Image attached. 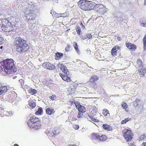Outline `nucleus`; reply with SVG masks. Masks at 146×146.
I'll return each mask as SVG.
<instances>
[{"label":"nucleus","instance_id":"nucleus-1","mask_svg":"<svg viewBox=\"0 0 146 146\" xmlns=\"http://www.w3.org/2000/svg\"><path fill=\"white\" fill-rule=\"evenodd\" d=\"M14 61L12 59H7L3 60H0V67L3 68L6 73H14L16 72L14 63Z\"/></svg>","mask_w":146,"mask_h":146},{"label":"nucleus","instance_id":"nucleus-2","mask_svg":"<svg viewBox=\"0 0 146 146\" xmlns=\"http://www.w3.org/2000/svg\"><path fill=\"white\" fill-rule=\"evenodd\" d=\"M14 44L17 52L23 53L29 48L26 40L20 37H17L15 39Z\"/></svg>","mask_w":146,"mask_h":146},{"label":"nucleus","instance_id":"nucleus-3","mask_svg":"<svg viewBox=\"0 0 146 146\" xmlns=\"http://www.w3.org/2000/svg\"><path fill=\"white\" fill-rule=\"evenodd\" d=\"M28 125L31 128L37 130L40 129L41 126V121L35 115L30 117L29 121L28 122Z\"/></svg>","mask_w":146,"mask_h":146},{"label":"nucleus","instance_id":"nucleus-4","mask_svg":"<svg viewBox=\"0 0 146 146\" xmlns=\"http://www.w3.org/2000/svg\"><path fill=\"white\" fill-rule=\"evenodd\" d=\"M123 133V136L127 142H128L132 140L133 134L131 130L124 129Z\"/></svg>","mask_w":146,"mask_h":146},{"label":"nucleus","instance_id":"nucleus-5","mask_svg":"<svg viewBox=\"0 0 146 146\" xmlns=\"http://www.w3.org/2000/svg\"><path fill=\"white\" fill-rule=\"evenodd\" d=\"M89 1L85 0H80L78 3V5L82 9L87 11L88 3Z\"/></svg>","mask_w":146,"mask_h":146},{"label":"nucleus","instance_id":"nucleus-6","mask_svg":"<svg viewBox=\"0 0 146 146\" xmlns=\"http://www.w3.org/2000/svg\"><path fill=\"white\" fill-rule=\"evenodd\" d=\"M43 66L49 70H54L55 69V66L49 62L44 63L42 65Z\"/></svg>","mask_w":146,"mask_h":146},{"label":"nucleus","instance_id":"nucleus-7","mask_svg":"<svg viewBox=\"0 0 146 146\" xmlns=\"http://www.w3.org/2000/svg\"><path fill=\"white\" fill-rule=\"evenodd\" d=\"M75 106L76 109L80 112H85L86 109L83 106L81 105L79 102L75 103Z\"/></svg>","mask_w":146,"mask_h":146},{"label":"nucleus","instance_id":"nucleus-8","mask_svg":"<svg viewBox=\"0 0 146 146\" xmlns=\"http://www.w3.org/2000/svg\"><path fill=\"white\" fill-rule=\"evenodd\" d=\"M58 68H59L64 73H67L68 71V69L62 63H59L58 64Z\"/></svg>","mask_w":146,"mask_h":146},{"label":"nucleus","instance_id":"nucleus-9","mask_svg":"<svg viewBox=\"0 0 146 146\" xmlns=\"http://www.w3.org/2000/svg\"><path fill=\"white\" fill-rule=\"evenodd\" d=\"M62 79L65 81L70 82L71 81L70 78L69 77L67 74H60Z\"/></svg>","mask_w":146,"mask_h":146},{"label":"nucleus","instance_id":"nucleus-10","mask_svg":"<svg viewBox=\"0 0 146 146\" xmlns=\"http://www.w3.org/2000/svg\"><path fill=\"white\" fill-rule=\"evenodd\" d=\"M33 13H25L24 15L26 17V18L27 20L30 21L31 20H34V18L33 17Z\"/></svg>","mask_w":146,"mask_h":146},{"label":"nucleus","instance_id":"nucleus-11","mask_svg":"<svg viewBox=\"0 0 146 146\" xmlns=\"http://www.w3.org/2000/svg\"><path fill=\"white\" fill-rule=\"evenodd\" d=\"M137 66L139 67L138 68V71L139 72H141V70L143 68V64L141 60L140 59H138L137 60Z\"/></svg>","mask_w":146,"mask_h":146},{"label":"nucleus","instance_id":"nucleus-12","mask_svg":"<svg viewBox=\"0 0 146 146\" xmlns=\"http://www.w3.org/2000/svg\"><path fill=\"white\" fill-rule=\"evenodd\" d=\"M7 90L8 89L7 86L0 85V95L5 93Z\"/></svg>","mask_w":146,"mask_h":146},{"label":"nucleus","instance_id":"nucleus-13","mask_svg":"<svg viewBox=\"0 0 146 146\" xmlns=\"http://www.w3.org/2000/svg\"><path fill=\"white\" fill-rule=\"evenodd\" d=\"M120 47L118 46L113 47L111 51V54L112 55L115 56L117 54V51L120 49Z\"/></svg>","mask_w":146,"mask_h":146},{"label":"nucleus","instance_id":"nucleus-14","mask_svg":"<svg viewBox=\"0 0 146 146\" xmlns=\"http://www.w3.org/2000/svg\"><path fill=\"white\" fill-rule=\"evenodd\" d=\"M99 79V77L97 76L94 75L91 76L88 82L90 83L96 82Z\"/></svg>","mask_w":146,"mask_h":146},{"label":"nucleus","instance_id":"nucleus-15","mask_svg":"<svg viewBox=\"0 0 146 146\" xmlns=\"http://www.w3.org/2000/svg\"><path fill=\"white\" fill-rule=\"evenodd\" d=\"M95 4V3L94 2L89 1V2L88 3L87 11L95 9L94 6Z\"/></svg>","mask_w":146,"mask_h":146},{"label":"nucleus","instance_id":"nucleus-16","mask_svg":"<svg viewBox=\"0 0 146 146\" xmlns=\"http://www.w3.org/2000/svg\"><path fill=\"white\" fill-rule=\"evenodd\" d=\"M113 17L116 18L118 21H121L123 20L121 14L120 13L117 12L116 14H113Z\"/></svg>","mask_w":146,"mask_h":146},{"label":"nucleus","instance_id":"nucleus-17","mask_svg":"<svg viewBox=\"0 0 146 146\" xmlns=\"http://www.w3.org/2000/svg\"><path fill=\"white\" fill-rule=\"evenodd\" d=\"M46 113L48 115H52L55 112V110L51 108H46Z\"/></svg>","mask_w":146,"mask_h":146},{"label":"nucleus","instance_id":"nucleus-18","mask_svg":"<svg viewBox=\"0 0 146 146\" xmlns=\"http://www.w3.org/2000/svg\"><path fill=\"white\" fill-rule=\"evenodd\" d=\"M125 45L128 48L131 49L132 50H134L136 48V46L131 43H126Z\"/></svg>","mask_w":146,"mask_h":146},{"label":"nucleus","instance_id":"nucleus-19","mask_svg":"<svg viewBox=\"0 0 146 146\" xmlns=\"http://www.w3.org/2000/svg\"><path fill=\"white\" fill-rule=\"evenodd\" d=\"M100 138V135L98 133H93L92 134L91 139L93 141L98 140L99 141Z\"/></svg>","mask_w":146,"mask_h":146},{"label":"nucleus","instance_id":"nucleus-20","mask_svg":"<svg viewBox=\"0 0 146 146\" xmlns=\"http://www.w3.org/2000/svg\"><path fill=\"white\" fill-rule=\"evenodd\" d=\"M7 26L8 27H5L4 26L2 27V30L3 31H13V30L12 29L11 27L9 25H8Z\"/></svg>","mask_w":146,"mask_h":146},{"label":"nucleus","instance_id":"nucleus-21","mask_svg":"<svg viewBox=\"0 0 146 146\" xmlns=\"http://www.w3.org/2000/svg\"><path fill=\"white\" fill-rule=\"evenodd\" d=\"M63 54L61 53L58 52H57L55 55V57L56 60H59L62 57Z\"/></svg>","mask_w":146,"mask_h":146},{"label":"nucleus","instance_id":"nucleus-22","mask_svg":"<svg viewBox=\"0 0 146 146\" xmlns=\"http://www.w3.org/2000/svg\"><path fill=\"white\" fill-rule=\"evenodd\" d=\"M103 129L107 131H110L112 129L111 127L109 125L107 124H104L102 125Z\"/></svg>","mask_w":146,"mask_h":146},{"label":"nucleus","instance_id":"nucleus-23","mask_svg":"<svg viewBox=\"0 0 146 146\" xmlns=\"http://www.w3.org/2000/svg\"><path fill=\"white\" fill-rule=\"evenodd\" d=\"M94 7L95 9H96L97 10L98 9H104L105 8L104 6L101 4H96L94 5Z\"/></svg>","mask_w":146,"mask_h":146},{"label":"nucleus","instance_id":"nucleus-24","mask_svg":"<svg viewBox=\"0 0 146 146\" xmlns=\"http://www.w3.org/2000/svg\"><path fill=\"white\" fill-rule=\"evenodd\" d=\"M29 106L31 108H33L36 106L35 103L32 100H29Z\"/></svg>","mask_w":146,"mask_h":146},{"label":"nucleus","instance_id":"nucleus-25","mask_svg":"<svg viewBox=\"0 0 146 146\" xmlns=\"http://www.w3.org/2000/svg\"><path fill=\"white\" fill-rule=\"evenodd\" d=\"M107 139V136L104 135H102L101 136L100 135V138L99 139V141H105Z\"/></svg>","mask_w":146,"mask_h":146},{"label":"nucleus","instance_id":"nucleus-26","mask_svg":"<svg viewBox=\"0 0 146 146\" xmlns=\"http://www.w3.org/2000/svg\"><path fill=\"white\" fill-rule=\"evenodd\" d=\"M29 92L31 95H34L37 93V90L32 88L28 90Z\"/></svg>","mask_w":146,"mask_h":146},{"label":"nucleus","instance_id":"nucleus-27","mask_svg":"<svg viewBox=\"0 0 146 146\" xmlns=\"http://www.w3.org/2000/svg\"><path fill=\"white\" fill-rule=\"evenodd\" d=\"M144 50H145L146 49V34H145L143 39Z\"/></svg>","mask_w":146,"mask_h":146},{"label":"nucleus","instance_id":"nucleus-28","mask_svg":"<svg viewBox=\"0 0 146 146\" xmlns=\"http://www.w3.org/2000/svg\"><path fill=\"white\" fill-rule=\"evenodd\" d=\"M43 110L41 108H39L35 113V114L36 115H41L42 114Z\"/></svg>","mask_w":146,"mask_h":146},{"label":"nucleus","instance_id":"nucleus-29","mask_svg":"<svg viewBox=\"0 0 146 146\" xmlns=\"http://www.w3.org/2000/svg\"><path fill=\"white\" fill-rule=\"evenodd\" d=\"M103 114L105 116H108V114L109 115H110V113L109 112V111L107 109H104L103 110Z\"/></svg>","mask_w":146,"mask_h":146},{"label":"nucleus","instance_id":"nucleus-30","mask_svg":"<svg viewBox=\"0 0 146 146\" xmlns=\"http://www.w3.org/2000/svg\"><path fill=\"white\" fill-rule=\"evenodd\" d=\"M9 23H11L10 22H9L8 20L5 19H4L2 20V26H4L8 24Z\"/></svg>","mask_w":146,"mask_h":146},{"label":"nucleus","instance_id":"nucleus-31","mask_svg":"<svg viewBox=\"0 0 146 146\" xmlns=\"http://www.w3.org/2000/svg\"><path fill=\"white\" fill-rule=\"evenodd\" d=\"M5 32V34L7 36L9 35H10L11 36L12 35V34L13 33H15V31L13 30V31H4Z\"/></svg>","mask_w":146,"mask_h":146},{"label":"nucleus","instance_id":"nucleus-32","mask_svg":"<svg viewBox=\"0 0 146 146\" xmlns=\"http://www.w3.org/2000/svg\"><path fill=\"white\" fill-rule=\"evenodd\" d=\"M146 137V135L145 134L141 135L138 138V140L142 141L145 139Z\"/></svg>","mask_w":146,"mask_h":146},{"label":"nucleus","instance_id":"nucleus-33","mask_svg":"<svg viewBox=\"0 0 146 146\" xmlns=\"http://www.w3.org/2000/svg\"><path fill=\"white\" fill-rule=\"evenodd\" d=\"M91 85V87L96 90L98 86L96 82L94 83H90Z\"/></svg>","mask_w":146,"mask_h":146},{"label":"nucleus","instance_id":"nucleus-34","mask_svg":"<svg viewBox=\"0 0 146 146\" xmlns=\"http://www.w3.org/2000/svg\"><path fill=\"white\" fill-rule=\"evenodd\" d=\"M131 119V118H125V119L121 121V124H125L127 122L130 120Z\"/></svg>","mask_w":146,"mask_h":146},{"label":"nucleus","instance_id":"nucleus-35","mask_svg":"<svg viewBox=\"0 0 146 146\" xmlns=\"http://www.w3.org/2000/svg\"><path fill=\"white\" fill-rule=\"evenodd\" d=\"M121 106L124 109H125V110H126V109L128 107V106L127 104V103L125 102H123L121 104Z\"/></svg>","mask_w":146,"mask_h":146},{"label":"nucleus","instance_id":"nucleus-36","mask_svg":"<svg viewBox=\"0 0 146 146\" xmlns=\"http://www.w3.org/2000/svg\"><path fill=\"white\" fill-rule=\"evenodd\" d=\"M89 118L91 120H92L93 121L95 122H99V120L96 119L95 118H94L92 116H89Z\"/></svg>","mask_w":146,"mask_h":146},{"label":"nucleus","instance_id":"nucleus-37","mask_svg":"<svg viewBox=\"0 0 146 146\" xmlns=\"http://www.w3.org/2000/svg\"><path fill=\"white\" fill-rule=\"evenodd\" d=\"M76 30L77 33V34L80 35V33L81 32V28L80 27L78 26H76Z\"/></svg>","mask_w":146,"mask_h":146},{"label":"nucleus","instance_id":"nucleus-38","mask_svg":"<svg viewBox=\"0 0 146 146\" xmlns=\"http://www.w3.org/2000/svg\"><path fill=\"white\" fill-rule=\"evenodd\" d=\"M53 14L54 15L55 14L56 15V17H64V16H63L62 15V16H61V15H63L64 14H58L57 13H56V12H53Z\"/></svg>","mask_w":146,"mask_h":146},{"label":"nucleus","instance_id":"nucleus-39","mask_svg":"<svg viewBox=\"0 0 146 146\" xmlns=\"http://www.w3.org/2000/svg\"><path fill=\"white\" fill-rule=\"evenodd\" d=\"M140 101L139 100L136 99L135 100L134 102V104L135 106H137L138 105V103Z\"/></svg>","mask_w":146,"mask_h":146},{"label":"nucleus","instance_id":"nucleus-40","mask_svg":"<svg viewBox=\"0 0 146 146\" xmlns=\"http://www.w3.org/2000/svg\"><path fill=\"white\" fill-rule=\"evenodd\" d=\"M56 96L55 95H52V96H50L49 97V98L52 100H56Z\"/></svg>","mask_w":146,"mask_h":146},{"label":"nucleus","instance_id":"nucleus-41","mask_svg":"<svg viewBox=\"0 0 146 146\" xmlns=\"http://www.w3.org/2000/svg\"><path fill=\"white\" fill-rule=\"evenodd\" d=\"M84 112H80L78 113L77 115V117L78 118H80L83 115V113Z\"/></svg>","mask_w":146,"mask_h":146},{"label":"nucleus","instance_id":"nucleus-42","mask_svg":"<svg viewBox=\"0 0 146 146\" xmlns=\"http://www.w3.org/2000/svg\"><path fill=\"white\" fill-rule=\"evenodd\" d=\"M19 82L21 84V85L22 86L24 84V80L23 79H21L19 80Z\"/></svg>","mask_w":146,"mask_h":146},{"label":"nucleus","instance_id":"nucleus-43","mask_svg":"<svg viewBox=\"0 0 146 146\" xmlns=\"http://www.w3.org/2000/svg\"><path fill=\"white\" fill-rule=\"evenodd\" d=\"M139 23L140 24L141 26L143 27H146V23L141 22V21H140Z\"/></svg>","mask_w":146,"mask_h":146},{"label":"nucleus","instance_id":"nucleus-44","mask_svg":"<svg viewBox=\"0 0 146 146\" xmlns=\"http://www.w3.org/2000/svg\"><path fill=\"white\" fill-rule=\"evenodd\" d=\"M92 36V35L89 33L87 34L86 35V37L89 39L91 38Z\"/></svg>","mask_w":146,"mask_h":146},{"label":"nucleus","instance_id":"nucleus-45","mask_svg":"<svg viewBox=\"0 0 146 146\" xmlns=\"http://www.w3.org/2000/svg\"><path fill=\"white\" fill-rule=\"evenodd\" d=\"M4 39L0 35V45H1L4 42Z\"/></svg>","mask_w":146,"mask_h":146},{"label":"nucleus","instance_id":"nucleus-46","mask_svg":"<svg viewBox=\"0 0 146 146\" xmlns=\"http://www.w3.org/2000/svg\"><path fill=\"white\" fill-rule=\"evenodd\" d=\"M73 128L76 130L78 129L79 128V125H73Z\"/></svg>","mask_w":146,"mask_h":146},{"label":"nucleus","instance_id":"nucleus-47","mask_svg":"<svg viewBox=\"0 0 146 146\" xmlns=\"http://www.w3.org/2000/svg\"><path fill=\"white\" fill-rule=\"evenodd\" d=\"M56 134V133L55 131H54L53 132L51 133V136H53L55 135Z\"/></svg>","mask_w":146,"mask_h":146},{"label":"nucleus","instance_id":"nucleus-48","mask_svg":"<svg viewBox=\"0 0 146 146\" xmlns=\"http://www.w3.org/2000/svg\"><path fill=\"white\" fill-rule=\"evenodd\" d=\"M141 70V73H146V68L145 69L144 68H143Z\"/></svg>","mask_w":146,"mask_h":146},{"label":"nucleus","instance_id":"nucleus-49","mask_svg":"<svg viewBox=\"0 0 146 146\" xmlns=\"http://www.w3.org/2000/svg\"><path fill=\"white\" fill-rule=\"evenodd\" d=\"M128 144L129 146H135V144L134 143H129Z\"/></svg>","mask_w":146,"mask_h":146},{"label":"nucleus","instance_id":"nucleus-50","mask_svg":"<svg viewBox=\"0 0 146 146\" xmlns=\"http://www.w3.org/2000/svg\"><path fill=\"white\" fill-rule=\"evenodd\" d=\"M73 45L74 47L77 46V43L75 42H74L73 43Z\"/></svg>","mask_w":146,"mask_h":146},{"label":"nucleus","instance_id":"nucleus-51","mask_svg":"<svg viewBox=\"0 0 146 146\" xmlns=\"http://www.w3.org/2000/svg\"><path fill=\"white\" fill-rule=\"evenodd\" d=\"M69 50V47L68 46H67L65 48V50L66 51H68Z\"/></svg>","mask_w":146,"mask_h":146},{"label":"nucleus","instance_id":"nucleus-52","mask_svg":"<svg viewBox=\"0 0 146 146\" xmlns=\"http://www.w3.org/2000/svg\"><path fill=\"white\" fill-rule=\"evenodd\" d=\"M11 25V23H8L7 24V25H4V26H5V27H8L7 26H8V25H9V26H10V25ZM2 26V27H3V26Z\"/></svg>","mask_w":146,"mask_h":146},{"label":"nucleus","instance_id":"nucleus-53","mask_svg":"<svg viewBox=\"0 0 146 146\" xmlns=\"http://www.w3.org/2000/svg\"><path fill=\"white\" fill-rule=\"evenodd\" d=\"M80 26H82V28L84 29L85 27L83 25L82 22L80 23Z\"/></svg>","mask_w":146,"mask_h":146},{"label":"nucleus","instance_id":"nucleus-54","mask_svg":"<svg viewBox=\"0 0 146 146\" xmlns=\"http://www.w3.org/2000/svg\"><path fill=\"white\" fill-rule=\"evenodd\" d=\"M142 146H146V143L143 142V143L141 145Z\"/></svg>","mask_w":146,"mask_h":146},{"label":"nucleus","instance_id":"nucleus-55","mask_svg":"<svg viewBox=\"0 0 146 146\" xmlns=\"http://www.w3.org/2000/svg\"><path fill=\"white\" fill-rule=\"evenodd\" d=\"M76 50V51H77V52L78 54H80V50L78 48Z\"/></svg>","mask_w":146,"mask_h":146},{"label":"nucleus","instance_id":"nucleus-56","mask_svg":"<svg viewBox=\"0 0 146 146\" xmlns=\"http://www.w3.org/2000/svg\"><path fill=\"white\" fill-rule=\"evenodd\" d=\"M117 39L119 41H121V38L120 37H119L117 38Z\"/></svg>","mask_w":146,"mask_h":146},{"label":"nucleus","instance_id":"nucleus-57","mask_svg":"<svg viewBox=\"0 0 146 146\" xmlns=\"http://www.w3.org/2000/svg\"><path fill=\"white\" fill-rule=\"evenodd\" d=\"M81 38L83 39V40L86 39V38H85L83 36Z\"/></svg>","mask_w":146,"mask_h":146},{"label":"nucleus","instance_id":"nucleus-58","mask_svg":"<svg viewBox=\"0 0 146 146\" xmlns=\"http://www.w3.org/2000/svg\"><path fill=\"white\" fill-rule=\"evenodd\" d=\"M144 5H146V0H144Z\"/></svg>","mask_w":146,"mask_h":146},{"label":"nucleus","instance_id":"nucleus-59","mask_svg":"<svg viewBox=\"0 0 146 146\" xmlns=\"http://www.w3.org/2000/svg\"><path fill=\"white\" fill-rule=\"evenodd\" d=\"M68 146H77L76 145H69Z\"/></svg>","mask_w":146,"mask_h":146},{"label":"nucleus","instance_id":"nucleus-60","mask_svg":"<svg viewBox=\"0 0 146 146\" xmlns=\"http://www.w3.org/2000/svg\"><path fill=\"white\" fill-rule=\"evenodd\" d=\"M74 48L76 50V49H78V46H76V47H74Z\"/></svg>","mask_w":146,"mask_h":146},{"label":"nucleus","instance_id":"nucleus-61","mask_svg":"<svg viewBox=\"0 0 146 146\" xmlns=\"http://www.w3.org/2000/svg\"><path fill=\"white\" fill-rule=\"evenodd\" d=\"M14 146H19V145L17 144H15L14 145Z\"/></svg>","mask_w":146,"mask_h":146},{"label":"nucleus","instance_id":"nucleus-62","mask_svg":"<svg viewBox=\"0 0 146 146\" xmlns=\"http://www.w3.org/2000/svg\"><path fill=\"white\" fill-rule=\"evenodd\" d=\"M3 47V46H1L0 47V48L1 49H2Z\"/></svg>","mask_w":146,"mask_h":146}]
</instances>
